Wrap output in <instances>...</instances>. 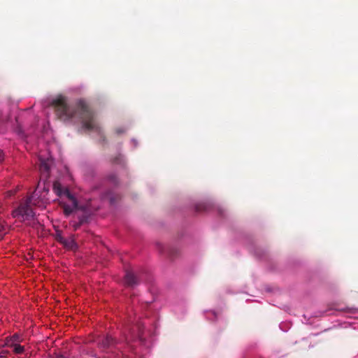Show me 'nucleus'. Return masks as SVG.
Instances as JSON below:
<instances>
[{"instance_id":"nucleus-13","label":"nucleus","mask_w":358,"mask_h":358,"mask_svg":"<svg viewBox=\"0 0 358 358\" xmlns=\"http://www.w3.org/2000/svg\"><path fill=\"white\" fill-rule=\"evenodd\" d=\"M125 131V129H122V128H118V129H116V133L120 134H122Z\"/></svg>"},{"instance_id":"nucleus-9","label":"nucleus","mask_w":358,"mask_h":358,"mask_svg":"<svg viewBox=\"0 0 358 358\" xmlns=\"http://www.w3.org/2000/svg\"><path fill=\"white\" fill-rule=\"evenodd\" d=\"M55 238H56L57 241L63 244L64 246H66V247L69 246V242L62 236V234L60 233H57L56 234Z\"/></svg>"},{"instance_id":"nucleus-10","label":"nucleus","mask_w":358,"mask_h":358,"mask_svg":"<svg viewBox=\"0 0 358 358\" xmlns=\"http://www.w3.org/2000/svg\"><path fill=\"white\" fill-rule=\"evenodd\" d=\"M13 351L16 354H22L24 351V347L22 345H20L19 344H14L13 345Z\"/></svg>"},{"instance_id":"nucleus-11","label":"nucleus","mask_w":358,"mask_h":358,"mask_svg":"<svg viewBox=\"0 0 358 358\" xmlns=\"http://www.w3.org/2000/svg\"><path fill=\"white\" fill-rule=\"evenodd\" d=\"M6 234V227L4 224L0 223V238H2Z\"/></svg>"},{"instance_id":"nucleus-15","label":"nucleus","mask_w":358,"mask_h":358,"mask_svg":"<svg viewBox=\"0 0 358 358\" xmlns=\"http://www.w3.org/2000/svg\"><path fill=\"white\" fill-rule=\"evenodd\" d=\"M119 159H120V157H115V158L113 159V162H114V163H118Z\"/></svg>"},{"instance_id":"nucleus-3","label":"nucleus","mask_w":358,"mask_h":358,"mask_svg":"<svg viewBox=\"0 0 358 358\" xmlns=\"http://www.w3.org/2000/svg\"><path fill=\"white\" fill-rule=\"evenodd\" d=\"M143 326L141 323L136 324L131 329H129V335H127L125 338L127 342H130L135 339H139L143 341Z\"/></svg>"},{"instance_id":"nucleus-2","label":"nucleus","mask_w":358,"mask_h":358,"mask_svg":"<svg viewBox=\"0 0 358 358\" xmlns=\"http://www.w3.org/2000/svg\"><path fill=\"white\" fill-rule=\"evenodd\" d=\"M36 194L27 199L24 203H20L19 206L12 211V217L13 218L18 219L20 222H24L26 220H34L35 213L31 208L30 205L33 204L35 206H40L39 202H36L34 200V197Z\"/></svg>"},{"instance_id":"nucleus-12","label":"nucleus","mask_w":358,"mask_h":358,"mask_svg":"<svg viewBox=\"0 0 358 358\" xmlns=\"http://www.w3.org/2000/svg\"><path fill=\"white\" fill-rule=\"evenodd\" d=\"M109 180L113 181L114 183H116L117 178L115 175H112V176H109Z\"/></svg>"},{"instance_id":"nucleus-5","label":"nucleus","mask_w":358,"mask_h":358,"mask_svg":"<svg viewBox=\"0 0 358 358\" xmlns=\"http://www.w3.org/2000/svg\"><path fill=\"white\" fill-rule=\"evenodd\" d=\"M141 280L132 271L127 270L124 275V282L129 287H134L139 284Z\"/></svg>"},{"instance_id":"nucleus-7","label":"nucleus","mask_w":358,"mask_h":358,"mask_svg":"<svg viewBox=\"0 0 358 358\" xmlns=\"http://www.w3.org/2000/svg\"><path fill=\"white\" fill-rule=\"evenodd\" d=\"M69 197L71 199V201H72V206H69V205H64L63 206V210H64V213L66 215V216H69L70 214H71L73 211L74 209H76L77 208V206H78V203H77V201L76 199L71 196L69 194Z\"/></svg>"},{"instance_id":"nucleus-1","label":"nucleus","mask_w":358,"mask_h":358,"mask_svg":"<svg viewBox=\"0 0 358 358\" xmlns=\"http://www.w3.org/2000/svg\"><path fill=\"white\" fill-rule=\"evenodd\" d=\"M52 104L60 120L79 121L84 129L94 131L101 135V129L96 120V115L85 101L79 100L75 105L69 106L64 97H58L52 101Z\"/></svg>"},{"instance_id":"nucleus-6","label":"nucleus","mask_w":358,"mask_h":358,"mask_svg":"<svg viewBox=\"0 0 358 358\" xmlns=\"http://www.w3.org/2000/svg\"><path fill=\"white\" fill-rule=\"evenodd\" d=\"M115 343V341L110 336H106L101 338L98 341V345L101 348L107 349Z\"/></svg>"},{"instance_id":"nucleus-8","label":"nucleus","mask_w":358,"mask_h":358,"mask_svg":"<svg viewBox=\"0 0 358 358\" xmlns=\"http://www.w3.org/2000/svg\"><path fill=\"white\" fill-rule=\"evenodd\" d=\"M88 220V216L86 215H83L79 217V221L77 224L74 225V228L76 230L78 227H80L82 224L87 222Z\"/></svg>"},{"instance_id":"nucleus-14","label":"nucleus","mask_w":358,"mask_h":358,"mask_svg":"<svg viewBox=\"0 0 358 358\" xmlns=\"http://www.w3.org/2000/svg\"><path fill=\"white\" fill-rule=\"evenodd\" d=\"M3 152L1 150H0V162L3 161Z\"/></svg>"},{"instance_id":"nucleus-4","label":"nucleus","mask_w":358,"mask_h":358,"mask_svg":"<svg viewBox=\"0 0 358 358\" xmlns=\"http://www.w3.org/2000/svg\"><path fill=\"white\" fill-rule=\"evenodd\" d=\"M39 170L41 177L47 180L50 176V159H40Z\"/></svg>"},{"instance_id":"nucleus-16","label":"nucleus","mask_w":358,"mask_h":358,"mask_svg":"<svg viewBox=\"0 0 358 358\" xmlns=\"http://www.w3.org/2000/svg\"><path fill=\"white\" fill-rule=\"evenodd\" d=\"M13 341H17L18 340V336L17 335H14L13 336Z\"/></svg>"}]
</instances>
